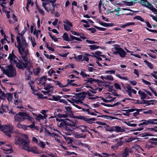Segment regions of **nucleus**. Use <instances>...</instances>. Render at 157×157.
Returning <instances> with one entry per match:
<instances>
[{
  "instance_id": "nucleus-7",
  "label": "nucleus",
  "mask_w": 157,
  "mask_h": 157,
  "mask_svg": "<svg viewBox=\"0 0 157 157\" xmlns=\"http://www.w3.org/2000/svg\"><path fill=\"white\" fill-rule=\"evenodd\" d=\"M112 51L113 53L115 54H119L121 58H124L127 53L126 52L119 46L115 45L112 48Z\"/></svg>"
},
{
  "instance_id": "nucleus-58",
  "label": "nucleus",
  "mask_w": 157,
  "mask_h": 157,
  "mask_svg": "<svg viewBox=\"0 0 157 157\" xmlns=\"http://www.w3.org/2000/svg\"><path fill=\"white\" fill-rule=\"evenodd\" d=\"M103 117L108 119L112 120L115 119V117H113L109 116L107 115L103 116Z\"/></svg>"
},
{
  "instance_id": "nucleus-62",
  "label": "nucleus",
  "mask_w": 157,
  "mask_h": 157,
  "mask_svg": "<svg viewBox=\"0 0 157 157\" xmlns=\"http://www.w3.org/2000/svg\"><path fill=\"white\" fill-rule=\"evenodd\" d=\"M116 76L117 77L119 78H120L121 79L124 80H128V79L127 78H126L125 77H123L121 76L119 74H117L116 75Z\"/></svg>"
},
{
  "instance_id": "nucleus-63",
  "label": "nucleus",
  "mask_w": 157,
  "mask_h": 157,
  "mask_svg": "<svg viewBox=\"0 0 157 157\" xmlns=\"http://www.w3.org/2000/svg\"><path fill=\"white\" fill-rule=\"evenodd\" d=\"M115 72V71L114 70H107L105 71L106 74H114Z\"/></svg>"
},
{
  "instance_id": "nucleus-22",
  "label": "nucleus",
  "mask_w": 157,
  "mask_h": 157,
  "mask_svg": "<svg viewBox=\"0 0 157 157\" xmlns=\"http://www.w3.org/2000/svg\"><path fill=\"white\" fill-rule=\"evenodd\" d=\"M44 89L49 92L52 90L53 88V86L52 84H49L44 85Z\"/></svg>"
},
{
  "instance_id": "nucleus-59",
  "label": "nucleus",
  "mask_w": 157,
  "mask_h": 157,
  "mask_svg": "<svg viewBox=\"0 0 157 157\" xmlns=\"http://www.w3.org/2000/svg\"><path fill=\"white\" fill-rule=\"evenodd\" d=\"M48 73L49 75L51 76L53 74H55L56 72L54 70L51 69L48 71Z\"/></svg>"
},
{
  "instance_id": "nucleus-52",
  "label": "nucleus",
  "mask_w": 157,
  "mask_h": 157,
  "mask_svg": "<svg viewBox=\"0 0 157 157\" xmlns=\"http://www.w3.org/2000/svg\"><path fill=\"white\" fill-rule=\"evenodd\" d=\"M35 119L38 120L43 119V116L40 114H37Z\"/></svg>"
},
{
  "instance_id": "nucleus-15",
  "label": "nucleus",
  "mask_w": 157,
  "mask_h": 157,
  "mask_svg": "<svg viewBox=\"0 0 157 157\" xmlns=\"http://www.w3.org/2000/svg\"><path fill=\"white\" fill-rule=\"evenodd\" d=\"M63 22L65 24L63 25V26L65 30L68 31L71 29V27H72V23L68 20H66L63 21Z\"/></svg>"
},
{
  "instance_id": "nucleus-49",
  "label": "nucleus",
  "mask_w": 157,
  "mask_h": 157,
  "mask_svg": "<svg viewBox=\"0 0 157 157\" xmlns=\"http://www.w3.org/2000/svg\"><path fill=\"white\" fill-rule=\"evenodd\" d=\"M100 25L105 27H108L112 26L111 24L106 23L105 22H101L100 23Z\"/></svg>"
},
{
  "instance_id": "nucleus-53",
  "label": "nucleus",
  "mask_w": 157,
  "mask_h": 157,
  "mask_svg": "<svg viewBox=\"0 0 157 157\" xmlns=\"http://www.w3.org/2000/svg\"><path fill=\"white\" fill-rule=\"evenodd\" d=\"M135 140V138L133 137H131L125 139V141L129 143L132 142L134 140Z\"/></svg>"
},
{
  "instance_id": "nucleus-25",
  "label": "nucleus",
  "mask_w": 157,
  "mask_h": 157,
  "mask_svg": "<svg viewBox=\"0 0 157 157\" xmlns=\"http://www.w3.org/2000/svg\"><path fill=\"white\" fill-rule=\"evenodd\" d=\"M123 137H121L118 139H115L114 140H113V141H116L117 142V146H120L122 145L123 143H124L123 141H122V140L123 139Z\"/></svg>"
},
{
  "instance_id": "nucleus-9",
  "label": "nucleus",
  "mask_w": 157,
  "mask_h": 157,
  "mask_svg": "<svg viewBox=\"0 0 157 157\" xmlns=\"http://www.w3.org/2000/svg\"><path fill=\"white\" fill-rule=\"evenodd\" d=\"M17 61V63H15L17 67L20 69L22 70L24 69L26 67L27 64H30L31 62V60L30 62L25 61V63H24L22 61L18 60Z\"/></svg>"
},
{
  "instance_id": "nucleus-3",
  "label": "nucleus",
  "mask_w": 157,
  "mask_h": 157,
  "mask_svg": "<svg viewBox=\"0 0 157 157\" xmlns=\"http://www.w3.org/2000/svg\"><path fill=\"white\" fill-rule=\"evenodd\" d=\"M15 143L16 145L21 146L22 149L27 151L30 146L29 142L28 140L20 137H17L15 139Z\"/></svg>"
},
{
  "instance_id": "nucleus-23",
  "label": "nucleus",
  "mask_w": 157,
  "mask_h": 157,
  "mask_svg": "<svg viewBox=\"0 0 157 157\" xmlns=\"http://www.w3.org/2000/svg\"><path fill=\"white\" fill-rule=\"evenodd\" d=\"M34 83V82L33 80L30 81L29 82L28 84L31 87V89L32 90V92L33 94H34L35 95H37V93H36V91L34 90V87L33 85Z\"/></svg>"
},
{
  "instance_id": "nucleus-48",
  "label": "nucleus",
  "mask_w": 157,
  "mask_h": 157,
  "mask_svg": "<svg viewBox=\"0 0 157 157\" xmlns=\"http://www.w3.org/2000/svg\"><path fill=\"white\" fill-rule=\"evenodd\" d=\"M58 116L60 118H66L67 117L68 115L67 114H59L58 115Z\"/></svg>"
},
{
  "instance_id": "nucleus-47",
  "label": "nucleus",
  "mask_w": 157,
  "mask_h": 157,
  "mask_svg": "<svg viewBox=\"0 0 157 157\" xmlns=\"http://www.w3.org/2000/svg\"><path fill=\"white\" fill-rule=\"evenodd\" d=\"M124 122L125 124L130 127H135L137 125L136 124L134 123L132 124L129 122Z\"/></svg>"
},
{
  "instance_id": "nucleus-27",
  "label": "nucleus",
  "mask_w": 157,
  "mask_h": 157,
  "mask_svg": "<svg viewBox=\"0 0 157 157\" xmlns=\"http://www.w3.org/2000/svg\"><path fill=\"white\" fill-rule=\"evenodd\" d=\"M148 144L152 145H156L157 144V138H152L148 142Z\"/></svg>"
},
{
  "instance_id": "nucleus-36",
  "label": "nucleus",
  "mask_w": 157,
  "mask_h": 157,
  "mask_svg": "<svg viewBox=\"0 0 157 157\" xmlns=\"http://www.w3.org/2000/svg\"><path fill=\"white\" fill-rule=\"evenodd\" d=\"M120 104V102H117L116 103H115L113 105H107L106 104H105V103H101V104L102 105H104L105 106H108V107H114V106H116V105H119V104Z\"/></svg>"
},
{
  "instance_id": "nucleus-32",
  "label": "nucleus",
  "mask_w": 157,
  "mask_h": 157,
  "mask_svg": "<svg viewBox=\"0 0 157 157\" xmlns=\"http://www.w3.org/2000/svg\"><path fill=\"white\" fill-rule=\"evenodd\" d=\"M41 70L39 68H37L34 69L33 73L35 75H40Z\"/></svg>"
},
{
  "instance_id": "nucleus-43",
  "label": "nucleus",
  "mask_w": 157,
  "mask_h": 157,
  "mask_svg": "<svg viewBox=\"0 0 157 157\" xmlns=\"http://www.w3.org/2000/svg\"><path fill=\"white\" fill-rule=\"evenodd\" d=\"M89 47L91 50H95L98 49L99 48V46H97L96 45H89Z\"/></svg>"
},
{
  "instance_id": "nucleus-4",
  "label": "nucleus",
  "mask_w": 157,
  "mask_h": 157,
  "mask_svg": "<svg viewBox=\"0 0 157 157\" xmlns=\"http://www.w3.org/2000/svg\"><path fill=\"white\" fill-rule=\"evenodd\" d=\"M82 96V95L81 94H78L73 96H71V100H67L73 105L75 104V103H83L82 99L83 98Z\"/></svg>"
},
{
  "instance_id": "nucleus-30",
  "label": "nucleus",
  "mask_w": 157,
  "mask_h": 157,
  "mask_svg": "<svg viewBox=\"0 0 157 157\" xmlns=\"http://www.w3.org/2000/svg\"><path fill=\"white\" fill-rule=\"evenodd\" d=\"M82 112H83L85 113H86L88 114H90V115H96V114H95L94 113L91 112L90 110V109L89 108L86 109L84 108Z\"/></svg>"
},
{
  "instance_id": "nucleus-6",
  "label": "nucleus",
  "mask_w": 157,
  "mask_h": 157,
  "mask_svg": "<svg viewBox=\"0 0 157 157\" xmlns=\"http://www.w3.org/2000/svg\"><path fill=\"white\" fill-rule=\"evenodd\" d=\"M13 126L12 125L7 126L0 124V130L3 131L7 136L10 137L13 132Z\"/></svg>"
},
{
  "instance_id": "nucleus-34",
  "label": "nucleus",
  "mask_w": 157,
  "mask_h": 157,
  "mask_svg": "<svg viewBox=\"0 0 157 157\" xmlns=\"http://www.w3.org/2000/svg\"><path fill=\"white\" fill-rule=\"evenodd\" d=\"M138 93L140 96V98L141 99H144L145 98H146V95L145 94L144 92H143L140 90H139L138 92Z\"/></svg>"
},
{
  "instance_id": "nucleus-55",
  "label": "nucleus",
  "mask_w": 157,
  "mask_h": 157,
  "mask_svg": "<svg viewBox=\"0 0 157 157\" xmlns=\"http://www.w3.org/2000/svg\"><path fill=\"white\" fill-rule=\"evenodd\" d=\"M52 98L55 101H58L59 100H60V98H61V97L59 95L57 96H53Z\"/></svg>"
},
{
  "instance_id": "nucleus-38",
  "label": "nucleus",
  "mask_w": 157,
  "mask_h": 157,
  "mask_svg": "<svg viewBox=\"0 0 157 157\" xmlns=\"http://www.w3.org/2000/svg\"><path fill=\"white\" fill-rule=\"evenodd\" d=\"M135 109V111H136V112H135L133 113V115L135 117H136V116H138L139 113L142 110H143L144 109Z\"/></svg>"
},
{
  "instance_id": "nucleus-24",
  "label": "nucleus",
  "mask_w": 157,
  "mask_h": 157,
  "mask_svg": "<svg viewBox=\"0 0 157 157\" xmlns=\"http://www.w3.org/2000/svg\"><path fill=\"white\" fill-rule=\"evenodd\" d=\"M101 78L103 80H108L111 81L113 80V78L112 76L109 75L101 76Z\"/></svg>"
},
{
  "instance_id": "nucleus-16",
  "label": "nucleus",
  "mask_w": 157,
  "mask_h": 157,
  "mask_svg": "<svg viewBox=\"0 0 157 157\" xmlns=\"http://www.w3.org/2000/svg\"><path fill=\"white\" fill-rule=\"evenodd\" d=\"M141 122L138 125L140 126L142 125H146L148 123H150L151 124H157V123H154L152 121V120H149L148 121H146L145 120H143L140 121Z\"/></svg>"
},
{
  "instance_id": "nucleus-29",
  "label": "nucleus",
  "mask_w": 157,
  "mask_h": 157,
  "mask_svg": "<svg viewBox=\"0 0 157 157\" xmlns=\"http://www.w3.org/2000/svg\"><path fill=\"white\" fill-rule=\"evenodd\" d=\"M8 110V107L6 106H4L2 105L0 107V113L6 112Z\"/></svg>"
},
{
  "instance_id": "nucleus-14",
  "label": "nucleus",
  "mask_w": 157,
  "mask_h": 157,
  "mask_svg": "<svg viewBox=\"0 0 157 157\" xmlns=\"http://www.w3.org/2000/svg\"><path fill=\"white\" fill-rule=\"evenodd\" d=\"M83 89L86 90H89L92 93L95 94L96 92L95 90H96L95 89H94L92 87L90 86L88 84L86 83L84 84L83 86L82 87Z\"/></svg>"
},
{
  "instance_id": "nucleus-20",
  "label": "nucleus",
  "mask_w": 157,
  "mask_h": 157,
  "mask_svg": "<svg viewBox=\"0 0 157 157\" xmlns=\"http://www.w3.org/2000/svg\"><path fill=\"white\" fill-rule=\"evenodd\" d=\"M14 121L15 122L22 121V117L21 112H19L14 116Z\"/></svg>"
},
{
  "instance_id": "nucleus-26",
  "label": "nucleus",
  "mask_w": 157,
  "mask_h": 157,
  "mask_svg": "<svg viewBox=\"0 0 157 157\" xmlns=\"http://www.w3.org/2000/svg\"><path fill=\"white\" fill-rule=\"evenodd\" d=\"M85 93L86 95H88L89 97L88 98L89 99L94 100L98 98V97L97 96L92 95L88 90H86V92H85Z\"/></svg>"
},
{
  "instance_id": "nucleus-40",
  "label": "nucleus",
  "mask_w": 157,
  "mask_h": 157,
  "mask_svg": "<svg viewBox=\"0 0 157 157\" xmlns=\"http://www.w3.org/2000/svg\"><path fill=\"white\" fill-rule=\"evenodd\" d=\"M144 62L146 63L147 66L148 67L151 69H153L154 68L153 65L148 61L145 60L144 61Z\"/></svg>"
},
{
  "instance_id": "nucleus-11",
  "label": "nucleus",
  "mask_w": 157,
  "mask_h": 157,
  "mask_svg": "<svg viewBox=\"0 0 157 157\" xmlns=\"http://www.w3.org/2000/svg\"><path fill=\"white\" fill-rule=\"evenodd\" d=\"M10 60V62L11 63L14 64L17 63V61L18 60V58L16 56L13 54V51L12 50L11 53L10 54L8 58Z\"/></svg>"
},
{
  "instance_id": "nucleus-5",
  "label": "nucleus",
  "mask_w": 157,
  "mask_h": 157,
  "mask_svg": "<svg viewBox=\"0 0 157 157\" xmlns=\"http://www.w3.org/2000/svg\"><path fill=\"white\" fill-rule=\"evenodd\" d=\"M4 72L9 77H13L16 75V71L15 68L12 65H8Z\"/></svg>"
},
{
  "instance_id": "nucleus-61",
  "label": "nucleus",
  "mask_w": 157,
  "mask_h": 157,
  "mask_svg": "<svg viewBox=\"0 0 157 157\" xmlns=\"http://www.w3.org/2000/svg\"><path fill=\"white\" fill-rule=\"evenodd\" d=\"M73 105L77 108L78 109H79L80 111L82 112L84 108L82 107L79 106L76 104H74Z\"/></svg>"
},
{
  "instance_id": "nucleus-60",
  "label": "nucleus",
  "mask_w": 157,
  "mask_h": 157,
  "mask_svg": "<svg viewBox=\"0 0 157 157\" xmlns=\"http://www.w3.org/2000/svg\"><path fill=\"white\" fill-rule=\"evenodd\" d=\"M49 36L51 37V39L52 40H54V41L55 42H57L58 41V39H59V38H58L55 37L54 36H52V35L50 33H49Z\"/></svg>"
},
{
  "instance_id": "nucleus-50",
  "label": "nucleus",
  "mask_w": 157,
  "mask_h": 157,
  "mask_svg": "<svg viewBox=\"0 0 157 157\" xmlns=\"http://www.w3.org/2000/svg\"><path fill=\"white\" fill-rule=\"evenodd\" d=\"M29 40L31 41V43L33 47H34L36 45V43L35 42V39L34 38H32V37H29Z\"/></svg>"
},
{
  "instance_id": "nucleus-45",
  "label": "nucleus",
  "mask_w": 157,
  "mask_h": 157,
  "mask_svg": "<svg viewBox=\"0 0 157 157\" xmlns=\"http://www.w3.org/2000/svg\"><path fill=\"white\" fill-rule=\"evenodd\" d=\"M124 3L126 5L128 6H132L134 5L135 2L133 1L130 2L125 1Z\"/></svg>"
},
{
  "instance_id": "nucleus-39",
  "label": "nucleus",
  "mask_w": 157,
  "mask_h": 157,
  "mask_svg": "<svg viewBox=\"0 0 157 157\" xmlns=\"http://www.w3.org/2000/svg\"><path fill=\"white\" fill-rule=\"evenodd\" d=\"M39 142L38 144V145L40 146L41 148H44L46 146L45 144L41 141L39 140Z\"/></svg>"
},
{
  "instance_id": "nucleus-10",
  "label": "nucleus",
  "mask_w": 157,
  "mask_h": 157,
  "mask_svg": "<svg viewBox=\"0 0 157 157\" xmlns=\"http://www.w3.org/2000/svg\"><path fill=\"white\" fill-rule=\"evenodd\" d=\"M112 94L110 93H107L105 95V98H101V100L105 102H109L113 101L116 98L113 97Z\"/></svg>"
},
{
  "instance_id": "nucleus-21",
  "label": "nucleus",
  "mask_w": 157,
  "mask_h": 157,
  "mask_svg": "<svg viewBox=\"0 0 157 157\" xmlns=\"http://www.w3.org/2000/svg\"><path fill=\"white\" fill-rule=\"evenodd\" d=\"M112 129V130H113V131L117 132H123L125 131L124 129L118 126H113Z\"/></svg>"
},
{
  "instance_id": "nucleus-44",
  "label": "nucleus",
  "mask_w": 157,
  "mask_h": 157,
  "mask_svg": "<svg viewBox=\"0 0 157 157\" xmlns=\"http://www.w3.org/2000/svg\"><path fill=\"white\" fill-rule=\"evenodd\" d=\"M5 146L6 147H5L4 150L6 151H10L11 149V145L10 144H6Z\"/></svg>"
},
{
  "instance_id": "nucleus-12",
  "label": "nucleus",
  "mask_w": 157,
  "mask_h": 157,
  "mask_svg": "<svg viewBox=\"0 0 157 157\" xmlns=\"http://www.w3.org/2000/svg\"><path fill=\"white\" fill-rule=\"evenodd\" d=\"M22 117V121H24L25 120H27L30 121H32L33 118L30 117L29 115L25 112H21Z\"/></svg>"
},
{
  "instance_id": "nucleus-35",
  "label": "nucleus",
  "mask_w": 157,
  "mask_h": 157,
  "mask_svg": "<svg viewBox=\"0 0 157 157\" xmlns=\"http://www.w3.org/2000/svg\"><path fill=\"white\" fill-rule=\"evenodd\" d=\"M33 1L32 0H28L27 5L25 7V8L27 10H28V8L29 5H31V6L32 7L34 3Z\"/></svg>"
},
{
  "instance_id": "nucleus-51",
  "label": "nucleus",
  "mask_w": 157,
  "mask_h": 157,
  "mask_svg": "<svg viewBox=\"0 0 157 157\" xmlns=\"http://www.w3.org/2000/svg\"><path fill=\"white\" fill-rule=\"evenodd\" d=\"M134 19H136L138 20H140L142 22L144 21V19L141 16H137L135 17L134 18Z\"/></svg>"
},
{
  "instance_id": "nucleus-19",
  "label": "nucleus",
  "mask_w": 157,
  "mask_h": 157,
  "mask_svg": "<svg viewBox=\"0 0 157 157\" xmlns=\"http://www.w3.org/2000/svg\"><path fill=\"white\" fill-rule=\"evenodd\" d=\"M32 73V72L30 71L29 69H26L25 71V79L26 80H28L31 79Z\"/></svg>"
},
{
  "instance_id": "nucleus-8",
  "label": "nucleus",
  "mask_w": 157,
  "mask_h": 157,
  "mask_svg": "<svg viewBox=\"0 0 157 157\" xmlns=\"http://www.w3.org/2000/svg\"><path fill=\"white\" fill-rule=\"evenodd\" d=\"M42 2V6L44 7V9L48 12L49 10L54 11L55 10V6L53 5H51L50 7H48V6H49L48 2H52V0H41Z\"/></svg>"
},
{
  "instance_id": "nucleus-42",
  "label": "nucleus",
  "mask_w": 157,
  "mask_h": 157,
  "mask_svg": "<svg viewBox=\"0 0 157 157\" xmlns=\"http://www.w3.org/2000/svg\"><path fill=\"white\" fill-rule=\"evenodd\" d=\"M63 39L64 40L66 41H70L68 36L66 33H64L63 34Z\"/></svg>"
},
{
  "instance_id": "nucleus-37",
  "label": "nucleus",
  "mask_w": 157,
  "mask_h": 157,
  "mask_svg": "<svg viewBox=\"0 0 157 157\" xmlns=\"http://www.w3.org/2000/svg\"><path fill=\"white\" fill-rule=\"evenodd\" d=\"M95 119L94 118H87L86 117L85 119V121H86L88 123L91 124L92 123L93 121H95Z\"/></svg>"
},
{
  "instance_id": "nucleus-13",
  "label": "nucleus",
  "mask_w": 157,
  "mask_h": 157,
  "mask_svg": "<svg viewBox=\"0 0 157 157\" xmlns=\"http://www.w3.org/2000/svg\"><path fill=\"white\" fill-rule=\"evenodd\" d=\"M67 81V85L68 86H72L74 87H78L81 86V84L80 83L74 82L75 80H74L68 79Z\"/></svg>"
},
{
  "instance_id": "nucleus-41",
  "label": "nucleus",
  "mask_w": 157,
  "mask_h": 157,
  "mask_svg": "<svg viewBox=\"0 0 157 157\" xmlns=\"http://www.w3.org/2000/svg\"><path fill=\"white\" fill-rule=\"evenodd\" d=\"M33 34L34 35H36L37 38H38L39 36V34H40V30L35 29Z\"/></svg>"
},
{
  "instance_id": "nucleus-54",
  "label": "nucleus",
  "mask_w": 157,
  "mask_h": 157,
  "mask_svg": "<svg viewBox=\"0 0 157 157\" xmlns=\"http://www.w3.org/2000/svg\"><path fill=\"white\" fill-rule=\"evenodd\" d=\"M102 154H103L104 155L103 156H102L101 155L100 157H110L111 156H113L114 155V154H112V155H109L108 154H107L105 153H102Z\"/></svg>"
},
{
  "instance_id": "nucleus-33",
  "label": "nucleus",
  "mask_w": 157,
  "mask_h": 157,
  "mask_svg": "<svg viewBox=\"0 0 157 157\" xmlns=\"http://www.w3.org/2000/svg\"><path fill=\"white\" fill-rule=\"evenodd\" d=\"M74 136L75 138H86V135H82V134H79L78 132H75L74 134Z\"/></svg>"
},
{
  "instance_id": "nucleus-1",
  "label": "nucleus",
  "mask_w": 157,
  "mask_h": 157,
  "mask_svg": "<svg viewBox=\"0 0 157 157\" xmlns=\"http://www.w3.org/2000/svg\"><path fill=\"white\" fill-rule=\"evenodd\" d=\"M17 42L18 45L16 46L21 57L24 61L30 62L31 59L29 55L27 47L28 44L26 42L25 38L23 36L17 37Z\"/></svg>"
},
{
  "instance_id": "nucleus-18",
  "label": "nucleus",
  "mask_w": 157,
  "mask_h": 157,
  "mask_svg": "<svg viewBox=\"0 0 157 157\" xmlns=\"http://www.w3.org/2000/svg\"><path fill=\"white\" fill-rule=\"evenodd\" d=\"M47 77L44 76L39 78L38 79L39 82H37L39 86L44 85L47 80Z\"/></svg>"
},
{
  "instance_id": "nucleus-28",
  "label": "nucleus",
  "mask_w": 157,
  "mask_h": 157,
  "mask_svg": "<svg viewBox=\"0 0 157 157\" xmlns=\"http://www.w3.org/2000/svg\"><path fill=\"white\" fill-rule=\"evenodd\" d=\"M27 151L28 152H32L35 154H38L36 148L35 147H31L30 145Z\"/></svg>"
},
{
  "instance_id": "nucleus-64",
  "label": "nucleus",
  "mask_w": 157,
  "mask_h": 157,
  "mask_svg": "<svg viewBox=\"0 0 157 157\" xmlns=\"http://www.w3.org/2000/svg\"><path fill=\"white\" fill-rule=\"evenodd\" d=\"M151 75L153 76L155 78L157 79V72L154 71L152 73H151Z\"/></svg>"
},
{
  "instance_id": "nucleus-57",
  "label": "nucleus",
  "mask_w": 157,
  "mask_h": 157,
  "mask_svg": "<svg viewBox=\"0 0 157 157\" xmlns=\"http://www.w3.org/2000/svg\"><path fill=\"white\" fill-rule=\"evenodd\" d=\"M114 87L117 89L121 90V88L120 86L117 83H115L114 84Z\"/></svg>"
},
{
  "instance_id": "nucleus-2",
  "label": "nucleus",
  "mask_w": 157,
  "mask_h": 157,
  "mask_svg": "<svg viewBox=\"0 0 157 157\" xmlns=\"http://www.w3.org/2000/svg\"><path fill=\"white\" fill-rule=\"evenodd\" d=\"M57 121H59L57 125L58 127L63 128L68 133L65 132L67 135H71L70 133L72 132L76 128L75 123L71 120L68 118L65 119H56Z\"/></svg>"
},
{
  "instance_id": "nucleus-31",
  "label": "nucleus",
  "mask_w": 157,
  "mask_h": 157,
  "mask_svg": "<svg viewBox=\"0 0 157 157\" xmlns=\"http://www.w3.org/2000/svg\"><path fill=\"white\" fill-rule=\"evenodd\" d=\"M123 111L125 112V113H123V114L125 116H129V113L135 111L134 109H131L128 110H123Z\"/></svg>"
},
{
  "instance_id": "nucleus-46",
  "label": "nucleus",
  "mask_w": 157,
  "mask_h": 157,
  "mask_svg": "<svg viewBox=\"0 0 157 157\" xmlns=\"http://www.w3.org/2000/svg\"><path fill=\"white\" fill-rule=\"evenodd\" d=\"M6 97L9 101H10L12 100V94L9 93L7 94L6 95Z\"/></svg>"
},
{
  "instance_id": "nucleus-56",
  "label": "nucleus",
  "mask_w": 157,
  "mask_h": 157,
  "mask_svg": "<svg viewBox=\"0 0 157 157\" xmlns=\"http://www.w3.org/2000/svg\"><path fill=\"white\" fill-rule=\"evenodd\" d=\"M80 75L82 76L83 77H86L87 76H89V75L86 74L84 71H82L80 72Z\"/></svg>"
},
{
  "instance_id": "nucleus-17",
  "label": "nucleus",
  "mask_w": 157,
  "mask_h": 157,
  "mask_svg": "<svg viewBox=\"0 0 157 157\" xmlns=\"http://www.w3.org/2000/svg\"><path fill=\"white\" fill-rule=\"evenodd\" d=\"M14 104L15 105V107L17 108L21 109L23 108L21 106L22 102L21 100L20 99L17 98L14 100Z\"/></svg>"
}]
</instances>
